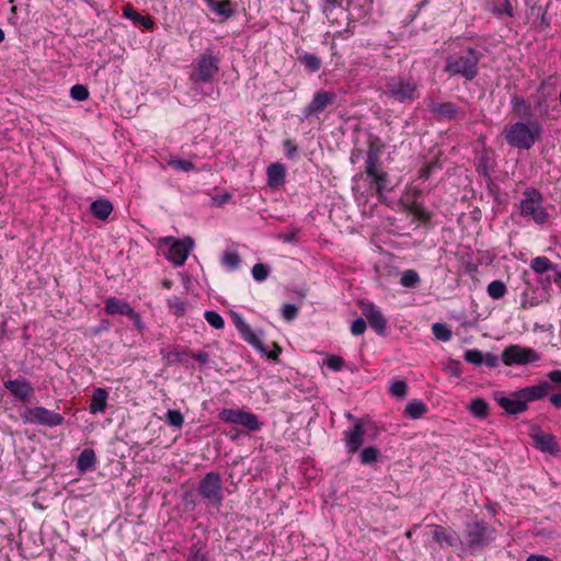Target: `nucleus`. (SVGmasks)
Segmentation results:
<instances>
[{
    "instance_id": "nucleus-1",
    "label": "nucleus",
    "mask_w": 561,
    "mask_h": 561,
    "mask_svg": "<svg viewBox=\"0 0 561 561\" xmlns=\"http://www.w3.org/2000/svg\"><path fill=\"white\" fill-rule=\"evenodd\" d=\"M541 126L534 119L507 124L503 129V136L510 147L516 149H530L541 136Z\"/></svg>"
},
{
    "instance_id": "nucleus-2",
    "label": "nucleus",
    "mask_w": 561,
    "mask_h": 561,
    "mask_svg": "<svg viewBox=\"0 0 561 561\" xmlns=\"http://www.w3.org/2000/svg\"><path fill=\"white\" fill-rule=\"evenodd\" d=\"M482 57L483 54L474 48H466L447 57L444 71L450 77L460 76L472 81L479 73V61Z\"/></svg>"
},
{
    "instance_id": "nucleus-3",
    "label": "nucleus",
    "mask_w": 561,
    "mask_h": 561,
    "mask_svg": "<svg viewBox=\"0 0 561 561\" xmlns=\"http://www.w3.org/2000/svg\"><path fill=\"white\" fill-rule=\"evenodd\" d=\"M543 196L535 187H527L519 203L520 215L531 219L537 225H543L549 219L547 209L542 206Z\"/></svg>"
},
{
    "instance_id": "nucleus-4",
    "label": "nucleus",
    "mask_w": 561,
    "mask_h": 561,
    "mask_svg": "<svg viewBox=\"0 0 561 561\" xmlns=\"http://www.w3.org/2000/svg\"><path fill=\"white\" fill-rule=\"evenodd\" d=\"M385 93L399 103H412L420 93L416 81L411 77H392L386 83Z\"/></svg>"
},
{
    "instance_id": "nucleus-5",
    "label": "nucleus",
    "mask_w": 561,
    "mask_h": 561,
    "mask_svg": "<svg viewBox=\"0 0 561 561\" xmlns=\"http://www.w3.org/2000/svg\"><path fill=\"white\" fill-rule=\"evenodd\" d=\"M495 530L485 522L468 523L463 533L462 543L470 551H478L494 540Z\"/></svg>"
},
{
    "instance_id": "nucleus-6",
    "label": "nucleus",
    "mask_w": 561,
    "mask_h": 561,
    "mask_svg": "<svg viewBox=\"0 0 561 561\" xmlns=\"http://www.w3.org/2000/svg\"><path fill=\"white\" fill-rule=\"evenodd\" d=\"M219 58L210 53H204L196 59V65L190 75L194 84L211 83L219 71Z\"/></svg>"
},
{
    "instance_id": "nucleus-7",
    "label": "nucleus",
    "mask_w": 561,
    "mask_h": 561,
    "mask_svg": "<svg viewBox=\"0 0 561 561\" xmlns=\"http://www.w3.org/2000/svg\"><path fill=\"white\" fill-rule=\"evenodd\" d=\"M22 419L26 423L38 424L48 427L61 425L65 420L60 413L50 411L43 407L26 408L22 413Z\"/></svg>"
},
{
    "instance_id": "nucleus-8",
    "label": "nucleus",
    "mask_w": 561,
    "mask_h": 561,
    "mask_svg": "<svg viewBox=\"0 0 561 561\" xmlns=\"http://www.w3.org/2000/svg\"><path fill=\"white\" fill-rule=\"evenodd\" d=\"M501 359L506 366L527 365L538 362L540 356L533 348L524 347L518 344H512L504 348L501 355Z\"/></svg>"
},
{
    "instance_id": "nucleus-9",
    "label": "nucleus",
    "mask_w": 561,
    "mask_h": 561,
    "mask_svg": "<svg viewBox=\"0 0 561 561\" xmlns=\"http://www.w3.org/2000/svg\"><path fill=\"white\" fill-rule=\"evenodd\" d=\"M198 493L210 503L221 505L222 502V481L218 472H208L201 480Z\"/></svg>"
},
{
    "instance_id": "nucleus-10",
    "label": "nucleus",
    "mask_w": 561,
    "mask_h": 561,
    "mask_svg": "<svg viewBox=\"0 0 561 561\" xmlns=\"http://www.w3.org/2000/svg\"><path fill=\"white\" fill-rule=\"evenodd\" d=\"M219 419L227 423L242 425L249 431H257L261 426L255 414L240 409H224L219 413Z\"/></svg>"
},
{
    "instance_id": "nucleus-11",
    "label": "nucleus",
    "mask_w": 561,
    "mask_h": 561,
    "mask_svg": "<svg viewBox=\"0 0 561 561\" xmlns=\"http://www.w3.org/2000/svg\"><path fill=\"white\" fill-rule=\"evenodd\" d=\"M365 172L370 182L375 184L377 195H382L389 182V175L381 169V161L373 156L366 157Z\"/></svg>"
},
{
    "instance_id": "nucleus-12",
    "label": "nucleus",
    "mask_w": 561,
    "mask_h": 561,
    "mask_svg": "<svg viewBox=\"0 0 561 561\" xmlns=\"http://www.w3.org/2000/svg\"><path fill=\"white\" fill-rule=\"evenodd\" d=\"M336 95L329 91H318L314 93L311 102L304 108L302 115L305 118L317 115L323 112L329 105L333 104Z\"/></svg>"
},
{
    "instance_id": "nucleus-13",
    "label": "nucleus",
    "mask_w": 561,
    "mask_h": 561,
    "mask_svg": "<svg viewBox=\"0 0 561 561\" xmlns=\"http://www.w3.org/2000/svg\"><path fill=\"white\" fill-rule=\"evenodd\" d=\"M193 244V239L190 237L182 240H173L167 254L168 260L176 266L183 265L188 256V253Z\"/></svg>"
},
{
    "instance_id": "nucleus-14",
    "label": "nucleus",
    "mask_w": 561,
    "mask_h": 561,
    "mask_svg": "<svg viewBox=\"0 0 561 561\" xmlns=\"http://www.w3.org/2000/svg\"><path fill=\"white\" fill-rule=\"evenodd\" d=\"M363 314L366 317L369 325L378 335L386 334L387 320L379 309L371 302L362 304Z\"/></svg>"
},
{
    "instance_id": "nucleus-15",
    "label": "nucleus",
    "mask_w": 561,
    "mask_h": 561,
    "mask_svg": "<svg viewBox=\"0 0 561 561\" xmlns=\"http://www.w3.org/2000/svg\"><path fill=\"white\" fill-rule=\"evenodd\" d=\"M494 400L503 408L508 414H518L527 410L525 399L519 398L517 391L505 397L499 392L494 393Z\"/></svg>"
},
{
    "instance_id": "nucleus-16",
    "label": "nucleus",
    "mask_w": 561,
    "mask_h": 561,
    "mask_svg": "<svg viewBox=\"0 0 561 561\" xmlns=\"http://www.w3.org/2000/svg\"><path fill=\"white\" fill-rule=\"evenodd\" d=\"M232 321L244 341L251 344L259 352H265V345L261 339L255 334V332L252 331L251 327L243 320L240 314L233 313Z\"/></svg>"
},
{
    "instance_id": "nucleus-17",
    "label": "nucleus",
    "mask_w": 561,
    "mask_h": 561,
    "mask_svg": "<svg viewBox=\"0 0 561 561\" xmlns=\"http://www.w3.org/2000/svg\"><path fill=\"white\" fill-rule=\"evenodd\" d=\"M3 386L15 399L23 402L27 401L33 393L31 382L23 377L7 380Z\"/></svg>"
},
{
    "instance_id": "nucleus-18",
    "label": "nucleus",
    "mask_w": 561,
    "mask_h": 561,
    "mask_svg": "<svg viewBox=\"0 0 561 561\" xmlns=\"http://www.w3.org/2000/svg\"><path fill=\"white\" fill-rule=\"evenodd\" d=\"M104 311L107 314H124L131 319H139L138 313L129 306L128 302L116 297H110L105 300Z\"/></svg>"
},
{
    "instance_id": "nucleus-19",
    "label": "nucleus",
    "mask_w": 561,
    "mask_h": 561,
    "mask_svg": "<svg viewBox=\"0 0 561 561\" xmlns=\"http://www.w3.org/2000/svg\"><path fill=\"white\" fill-rule=\"evenodd\" d=\"M364 426L358 420L351 430L345 432V444L350 454L356 453L364 444Z\"/></svg>"
},
{
    "instance_id": "nucleus-20",
    "label": "nucleus",
    "mask_w": 561,
    "mask_h": 561,
    "mask_svg": "<svg viewBox=\"0 0 561 561\" xmlns=\"http://www.w3.org/2000/svg\"><path fill=\"white\" fill-rule=\"evenodd\" d=\"M551 389V385L547 381H542L538 385L526 387L517 391L519 398L525 399V403L527 404L529 401H536L542 399L547 396L548 391Z\"/></svg>"
},
{
    "instance_id": "nucleus-21",
    "label": "nucleus",
    "mask_w": 561,
    "mask_h": 561,
    "mask_svg": "<svg viewBox=\"0 0 561 561\" xmlns=\"http://www.w3.org/2000/svg\"><path fill=\"white\" fill-rule=\"evenodd\" d=\"M430 112L446 119H453L458 114V107L451 102H434L428 105Z\"/></svg>"
},
{
    "instance_id": "nucleus-22",
    "label": "nucleus",
    "mask_w": 561,
    "mask_h": 561,
    "mask_svg": "<svg viewBox=\"0 0 561 561\" xmlns=\"http://www.w3.org/2000/svg\"><path fill=\"white\" fill-rule=\"evenodd\" d=\"M512 112L517 117L530 118L533 116L531 105L523 96L514 94L511 99Z\"/></svg>"
},
{
    "instance_id": "nucleus-23",
    "label": "nucleus",
    "mask_w": 561,
    "mask_h": 561,
    "mask_svg": "<svg viewBox=\"0 0 561 561\" xmlns=\"http://www.w3.org/2000/svg\"><path fill=\"white\" fill-rule=\"evenodd\" d=\"M285 168L282 163L275 162L267 168V184L271 187H278L285 181Z\"/></svg>"
},
{
    "instance_id": "nucleus-24",
    "label": "nucleus",
    "mask_w": 561,
    "mask_h": 561,
    "mask_svg": "<svg viewBox=\"0 0 561 561\" xmlns=\"http://www.w3.org/2000/svg\"><path fill=\"white\" fill-rule=\"evenodd\" d=\"M486 9L496 18H502L503 15L514 16V8L511 0L489 1Z\"/></svg>"
},
{
    "instance_id": "nucleus-25",
    "label": "nucleus",
    "mask_w": 561,
    "mask_h": 561,
    "mask_svg": "<svg viewBox=\"0 0 561 561\" xmlns=\"http://www.w3.org/2000/svg\"><path fill=\"white\" fill-rule=\"evenodd\" d=\"M107 398L108 393L105 389H94L92 393V400L89 407L90 412L93 414L104 412L107 404Z\"/></svg>"
},
{
    "instance_id": "nucleus-26",
    "label": "nucleus",
    "mask_w": 561,
    "mask_h": 561,
    "mask_svg": "<svg viewBox=\"0 0 561 561\" xmlns=\"http://www.w3.org/2000/svg\"><path fill=\"white\" fill-rule=\"evenodd\" d=\"M535 446L543 453L554 454L558 451V444L554 436L550 434H537L534 436Z\"/></svg>"
},
{
    "instance_id": "nucleus-27",
    "label": "nucleus",
    "mask_w": 561,
    "mask_h": 561,
    "mask_svg": "<svg viewBox=\"0 0 561 561\" xmlns=\"http://www.w3.org/2000/svg\"><path fill=\"white\" fill-rule=\"evenodd\" d=\"M90 210L95 218H98L100 220H105L112 214L113 205L107 199L101 198V199L94 201L91 204Z\"/></svg>"
},
{
    "instance_id": "nucleus-28",
    "label": "nucleus",
    "mask_w": 561,
    "mask_h": 561,
    "mask_svg": "<svg viewBox=\"0 0 561 561\" xmlns=\"http://www.w3.org/2000/svg\"><path fill=\"white\" fill-rule=\"evenodd\" d=\"M433 539L440 546L453 547L455 545L454 535L440 525H431Z\"/></svg>"
},
{
    "instance_id": "nucleus-29",
    "label": "nucleus",
    "mask_w": 561,
    "mask_h": 561,
    "mask_svg": "<svg viewBox=\"0 0 561 561\" xmlns=\"http://www.w3.org/2000/svg\"><path fill=\"white\" fill-rule=\"evenodd\" d=\"M95 462H96V457H95L94 450L90 449V448H85L81 451V454L79 455V457L77 459V468L80 471L85 472V471L94 468Z\"/></svg>"
},
{
    "instance_id": "nucleus-30",
    "label": "nucleus",
    "mask_w": 561,
    "mask_h": 561,
    "mask_svg": "<svg viewBox=\"0 0 561 561\" xmlns=\"http://www.w3.org/2000/svg\"><path fill=\"white\" fill-rule=\"evenodd\" d=\"M531 270L537 274L554 270L556 265L547 256H536L530 261Z\"/></svg>"
},
{
    "instance_id": "nucleus-31",
    "label": "nucleus",
    "mask_w": 561,
    "mask_h": 561,
    "mask_svg": "<svg viewBox=\"0 0 561 561\" xmlns=\"http://www.w3.org/2000/svg\"><path fill=\"white\" fill-rule=\"evenodd\" d=\"M469 411L476 417L484 419L489 415V404L485 400L476 398L471 401Z\"/></svg>"
},
{
    "instance_id": "nucleus-32",
    "label": "nucleus",
    "mask_w": 561,
    "mask_h": 561,
    "mask_svg": "<svg viewBox=\"0 0 561 561\" xmlns=\"http://www.w3.org/2000/svg\"><path fill=\"white\" fill-rule=\"evenodd\" d=\"M426 411V405L420 400L410 401L404 409L405 414L414 420L420 419Z\"/></svg>"
},
{
    "instance_id": "nucleus-33",
    "label": "nucleus",
    "mask_w": 561,
    "mask_h": 561,
    "mask_svg": "<svg viewBox=\"0 0 561 561\" xmlns=\"http://www.w3.org/2000/svg\"><path fill=\"white\" fill-rule=\"evenodd\" d=\"M557 87V79L550 76L538 87V94L543 95V99H549L554 94Z\"/></svg>"
},
{
    "instance_id": "nucleus-34",
    "label": "nucleus",
    "mask_w": 561,
    "mask_h": 561,
    "mask_svg": "<svg viewBox=\"0 0 561 561\" xmlns=\"http://www.w3.org/2000/svg\"><path fill=\"white\" fill-rule=\"evenodd\" d=\"M210 9L225 19H229L234 14V11L231 9L230 0L215 1V4H213Z\"/></svg>"
},
{
    "instance_id": "nucleus-35",
    "label": "nucleus",
    "mask_w": 561,
    "mask_h": 561,
    "mask_svg": "<svg viewBox=\"0 0 561 561\" xmlns=\"http://www.w3.org/2000/svg\"><path fill=\"white\" fill-rule=\"evenodd\" d=\"M168 165L173 168L174 170H179V171H183V172H191L193 170H195V165L188 161V160H184V159H180L178 157H170L167 161Z\"/></svg>"
},
{
    "instance_id": "nucleus-36",
    "label": "nucleus",
    "mask_w": 561,
    "mask_h": 561,
    "mask_svg": "<svg viewBox=\"0 0 561 561\" xmlns=\"http://www.w3.org/2000/svg\"><path fill=\"white\" fill-rule=\"evenodd\" d=\"M432 332L434 336L442 342H447L451 339V330L445 324L440 322H436L432 325Z\"/></svg>"
},
{
    "instance_id": "nucleus-37",
    "label": "nucleus",
    "mask_w": 561,
    "mask_h": 561,
    "mask_svg": "<svg viewBox=\"0 0 561 561\" xmlns=\"http://www.w3.org/2000/svg\"><path fill=\"white\" fill-rule=\"evenodd\" d=\"M124 15L128 19L134 20L136 23L144 25L147 30H151L154 25L150 18H146L133 9H126Z\"/></svg>"
},
{
    "instance_id": "nucleus-38",
    "label": "nucleus",
    "mask_w": 561,
    "mask_h": 561,
    "mask_svg": "<svg viewBox=\"0 0 561 561\" xmlns=\"http://www.w3.org/2000/svg\"><path fill=\"white\" fill-rule=\"evenodd\" d=\"M299 60L311 72L318 71L321 67V60L314 54L306 53Z\"/></svg>"
},
{
    "instance_id": "nucleus-39",
    "label": "nucleus",
    "mask_w": 561,
    "mask_h": 561,
    "mask_svg": "<svg viewBox=\"0 0 561 561\" xmlns=\"http://www.w3.org/2000/svg\"><path fill=\"white\" fill-rule=\"evenodd\" d=\"M486 291L493 299H500L506 294V286L502 280H493L488 285Z\"/></svg>"
},
{
    "instance_id": "nucleus-40",
    "label": "nucleus",
    "mask_w": 561,
    "mask_h": 561,
    "mask_svg": "<svg viewBox=\"0 0 561 561\" xmlns=\"http://www.w3.org/2000/svg\"><path fill=\"white\" fill-rule=\"evenodd\" d=\"M378 457L379 450L374 446L364 448L359 454L360 463L363 465H371L377 461Z\"/></svg>"
},
{
    "instance_id": "nucleus-41",
    "label": "nucleus",
    "mask_w": 561,
    "mask_h": 561,
    "mask_svg": "<svg viewBox=\"0 0 561 561\" xmlns=\"http://www.w3.org/2000/svg\"><path fill=\"white\" fill-rule=\"evenodd\" d=\"M420 283V276L414 270H407L403 272L400 284L403 287L412 288Z\"/></svg>"
},
{
    "instance_id": "nucleus-42",
    "label": "nucleus",
    "mask_w": 561,
    "mask_h": 561,
    "mask_svg": "<svg viewBox=\"0 0 561 561\" xmlns=\"http://www.w3.org/2000/svg\"><path fill=\"white\" fill-rule=\"evenodd\" d=\"M165 422L170 426L181 428L184 424V416L179 410H169L165 415Z\"/></svg>"
},
{
    "instance_id": "nucleus-43",
    "label": "nucleus",
    "mask_w": 561,
    "mask_h": 561,
    "mask_svg": "<svg viewBox=\"0 0 561 561\" xmlns=\"http://www.w3.org/2000/svg\"><path fill=\"white\" fill-rule=\"evenodd\" d=\"M443 167L437 159L433 160L420 169L419 178L422 180H428L435 170H440Z\"/></svg>"
},
{
    "instance_id": "nucleus-44",
    "label": "nucleus",
    "mask_w": 561,
    "mask_h": 561,
    "mask_svg": "<svg viewBox=\"0 0 561 561\" xmlns=\"http://www.w3.org/2000/svg\"><path fill=\"white\" fill-rule=\"evenodd\" d=\"M205 320L215 329L219 330L225 327L224 318L216 311L208 310L204 314Z\"/></svg>"
},
{
    "instance_id": "nucleus-45",
    "label": "nucleus",
    "mask_w": 561,
    "mask_h": 561,
    "mask_svg": "<svg viewBox=\"0 0 561 561\" xmlns=\"http://www.w3.org/2000/svg\"><path fill=\"white\" fill-rule=\"evenodd\" d=\"M463 358L466 362L472 365L480 366L483 364L484 355L479 350H467L465 352Z\"/></svg>"
},
{
    "instance_id": "nucleus-46",
    "label": "nucleus",
    "mask_w": 561,
    "mask_h": 561,
    "mask_svg": "<svg viewBox=\"0 0 561 561\" xmlns=\"http://www.w3.org/2000/svg\"><path fill=\"white\" fill-rule=\"evenodd\" d=\"M221 262L224 265L233 271L237 270L240 265V256L237 252H225Z\"/></svg>"
},
{
    "instance_id": "nucleus-47",
    "label": "nucleus",
    "mask_w": 561,
    "mask_h": 561,
    "mask_svg": "<svg viewBox=\"0 0 561 561\" xmlns=\"http://www.w3.org/2000/svg\"><path fill=\"white\" fill-rule=\"evenodd\" d=\"M168 306L170 310L178 317L185 313V302L178 297L168 299Z\"/></svg>"
},
{
    "instance_id": "nucleus-48",
    "label": "nucleus",
    "mask_w": 561,
    "mask_h": 561,
    "mask_svg": "<svg viewBox=\"0 0 561 561\" xmlns=\"http://www.w3.org/2000/svg\"><path fill=\"white\" fill-rule=\"evenodd\" d=\"M408 391V385L403 380H397L390 386V393L396 398H404Z\"/></svg>"
},
{
    "instance_id": "nucleus-49",
    "label": "nucleus",
    "mask_w": 561,
    "mask_h": 561,
    "mask_svg": "<svg viewBox=\"0 0 561 561\" xmlns=\"http://www.w3.org/2000/svg\"><path fill=\"white\" fill-rule=\"evenodd\" d=\"M70 96L76 101H84L89 98V91L87 87L76 84L70 89Z\"/></svg>"
},
{
    "instance_id": "nucleus-50",
    "label": "nucleus",
    "mask_w": 561,
    "mask_h": 561,
    "mask_svg": "<svg viewBox=\"0 0 561 561\" xmlns=\"http://www.w3.org/2000/svg\"><path fill=\"white\" fill-rule=\"evenodd\" d=\"M252 276L255 280L263 282L268 276V268L262 263H256L252 267Z\"/></svg>"
},
{
    "instance_id": "nucleus-51",
    "label": "nucleus",
    "mask_w": 561,
    "mask_h": 561,
    "mask_svg": "<svg viewBox=\"0 0 561 561\" xmlns=\"http://www.w3.org/2000/svg\"><path fill=\"white\" fill-rule=\"evenodd\" d=\"M325 364L330 369L340 371L344 366V359L337 355H330L328 356Z\"/></svg>"
},
{
    "instance_id": "nucleus-52",
    "label": "nucleus",
    "mask_w": 561,
    "mask_h": 561,
    "mask_svg": "<svg viewBox=\"0 0 561 561\" xmlns=\"http://www.w3.org/2000/svg\"><path fill=\"white\" fill-rule=\"evenodd\" d=\"M298 314V308L293 304H285L282 308V316L285 320L291 321Z\"/></svg>"
},
{
    "instance_id": "nucleus-53",
    "label": "nucleus",
    "mask_w": 561,
    "mask_h": 561,
    "mask_svg": "<svg viewBox=\"0 0 561 561\" xmlns=\"http://www.w3.org/2000/svg\"><path fill=\"white\" fill-rule=\"evenodd\" d=\"M382 151V146L379 144L378 139H375L369 142L368 150H367V157H375L376 160H380V153Z\"/></svg>"
},
{
    "instance_id": "nucleus-54",
    "label": "nucleus",
    "mask_w": 561,
    "mask_h": 561,
    "mask_svg": "<svg viewBox=\"0 0 561 561\" xmlns=\"http://www.w3.org/2000/svg\"><path fill=\"white\" fill-rule=\"evenodd\" d=\"M366 328V321L363 318H358L355 321H353L351 325V332L354 335H360L365 332Z\"/></svg>"
},
{
    "instance_id": "nucleus-55",
    "label": "nucleus",
    "mask_w": 561,
    "mask_h": 561,
    "mask_svg": "<svg viewBox=\"0 0 561 561\" xmlns=\"http://www.w3.org/2000/svg\"><path fill=\"white\" fill-rule=\"evenodd\" d=\"M284 149H285L286 157L288 159H295L298 156L297 154V151H298L297 146L291 139H286L284 141Z\"/></svg>"
},
{
    "instance_id": "nucleus-56",
    "label": "nucleus",
    "mask_w": 561,
    "mask_h": 561,
    "mask_svg": "<svg viewBox=\"0 0 561 561\" xmlns=\"http://www.w3.org/2000/svg\"><path fill=\"white\" fill-rule=\"evenodd\" d=\"M231 198H232L231 194L225 193V194L213 196L211 201H213L214 205L220 207V206L225 205L226 203H228Z\"/></svg>"
},
{
    "instance_id": "nucleus-57",
    "label": "nucleus",
    "mask_w": 561,
    "mask_h": 561,
    "mask_svg": "<svg viewBox=\"0 0 561 561\" xmlns=\"http://www.w3.org/2000/svg\"><path fill=\"white\" fill-rule=\"evenodd\" d=\"M188 561H207L206 554L195 547L191 549Z\"/></svg>"
},
{
    "instance_id": "nucleus-58",
    "label": "nucleus",
    "mask_w": 561,
    "mask_h": 561,
    "mask_svg": "<svg viewBox=\"0 0 561 561\" xmlns=\"http://www.w3.org/2000/svg\"><path fill=\"white\" fill-rule=\"evenodd\" d=\"M411 210L422 221L430 219V215L425 211L423 207L419 205H414Z\"/></svg>"
},
{
    "instance_id": "nucleus-59",
    "label": "nucleus",
    "mask_w": 561,
    "mask_h": 561,
    "mask_svg": "<svg viewBox=\"0 0 561 561\" xmlns=\"http://www.w3.org/2000/svg\"><path fill=\"white\" fill-rule=\"evenodd\" d=\"M273 345H274V350L273 351L267 352V350L265 348V352H261V353L266 355L267 358H270V359L277 360L279 354L282 353V348H280V346L277 343H274Z\"/></svg>"
},
{
    "instance_id": "nucleus-60",
    "label": "nucleus",
    "mask_w": 561,
    "mask_h": 561,
    "mask_svg": "<svg viewBox=\"0 0 561 561\" xmlns=\"http://www.w3.org/2000/svg\"><path fill=\"white\" fill-rule=\"evenodd\" d=\"M483 363H484L488 367H490V368H495V367H497V366H499V358H497V356H495V355H493V354L488 353V354H485V355H484V360H483Z\"/></svg>"
},
{
    "instance_id": "nucleus-61",
    "label": "nucleus",
    "mask_w": 561,
    "mask_h": 561,
    "mask_svg": "<svg viewBox=\"0 0 561 561\" xmlns=\"http://www.w3.org/2000/svg\"><path fill=\"white\" fill-rule=\"evenodd\" d=\"M192 357L202 364H207L210 360L209 354L206 352H198L192 354Z\"/></svg>"
},
{
    "instance_id": "nucleus-62",
    "label": "nucleus",
    "mask_w": 561,
    "mask_h": 561,
    "mask_svg": "<svg viewBox=\"0 0 561 561\" xmlns=\"http://www.w3.org/2000/svg\"><path fill=\"white\" fill-rule=\"evenodd\" d=\"M549 379L554 383H561V370H552L548 375Z\"/></svg>"
},
{
    "instance_id": "nucleus-63",
    "label": "nucleus",
    "mask_w": 561,
    "mask_h": 561,
    "mask_svg": "<svg viewBox=\"0 0 561 561\" xmlns=\"http://www.w3.org/2000/svg\"><path fill=\"white\" fill-rule=\"evenodd\" d=\"M550 402L557 409H561V393H553L550 396Z\"/></svg>"
},
{
    "instance_id": "nucleus-64",
    "label": "nucleus",
    "mask_w": 561,
    "mask_h": 561,
    "mask_svg": "<svg viewBox=\"0 0 561 561\" xmlns=\"http://www.w3.org/2000/svg\"><path fill=\"white\" fill-rule=\"evenodd\" d=\"M526 561H552L550 558L542 554H530Z\"/></svg>"
}]
</instances>
